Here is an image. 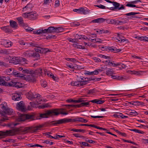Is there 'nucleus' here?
Masks as SVG:
<instances>
[{
  "label": "nucleus",
  "instance_id": "nucleus-1",
  "mask_svg": "<svg viewBox=\"0 0 148 148\" xmlns=\"http://www.w3.org/2000/svg\"><path fill=\"white\" fill-rule=\"evenodd\" d=\"M31 127L15 128L5 131H0V139L7 136H13L21 132L24 133L30 132Z\"/></svg>",
  "mask_w": 148,
  "mask_h": 148
},
{
  "label": "nucleus",
  "instance_id": "nucleus-2",
  "mask_svg": "<svg viewBox=\"0 0 148 148\" xmlns=\"http://www.w3.org/2000/svg\"><path fill=\"white\" fill-rule=\"evenodd\" d=\"M82 118L80 117L77 116L75 119L64 118L58 120L52 121L51 122L52 125L57 126L58 124L71 122H76L77 121L82 122Z\"/></svg>",
  "mask_w": 148,
  "mask_h": 148
},
{
  "label": "nucleus",
  "instance_id": "nucleus-3",
  "mask_svg": "<svg viewBox=\"0 0 148 148\" xmlns=\"http://www.w3.org/2000/svg\"><path fill=\"white\" fill-rule=\"evenodd\" d=\"M26 96L28 99L30 100H32L34 98L37 99L36 101L38 103H39L42 101V99H41V96L39 94L35 92H32L30 91L27 94Z\"/></svg>",
  "mask_w": 148,
  "mask_h": 148
},
{
  "label": "nucleus",
  "instance_id": "nucleus-4",
  "mask_svg": "<svg viewBox=\"0 0 148 148\" xmlns=\"http://www.w3.org/2000/svg\"><path fill=\"white\" fill-rule=\"evenodd\" d=\"M60 113L56 110H48L45 113L41 114H40V117L42 118H47L49 116L53 115H58Z\"/></svg>",
  "mask_w": 148,
  "mask_h": 148
},
{
  "label": "nucleus",
  "instance_id": "nucleus-5",
  "mask_svg": "<svg viewBox=\"0 0 148 148\" xmlns=\"http://www.w3.org/2000/svg\"><path fill=\"white\" fill-rule=\"evenodd\" d=\"M0 106L1 108L3 110V112L5 113L6 116H7V114L11 115L14 113L13 110L12 109L8 108L6 103H3Z\"/></svg>",
  "mask_w": 148,
  "mask_h": 148
},
{
  "label": "nucleus",
  "instance_id": "nucleus-6",
  "mask_svg": "<svg viewBox=\"0 0 148 148\" xmlns=\"http://www.w3.org/2000/svg\"><path fill=\"white\" fill-rule=\"evenodd\" d=\"M24 57H37L40 56L39 54L32 51H27L24 52L23 55Z\"/></svg>",
  "mask_w": 148,
  "mask_h": 148
},
{
  "label": "nucleus",
  "instance_id": "nucleus-7",
  "mask_svg": "<svg viewBox=\"0 0 148 148\" xmlns=\"http://www.w3.org/2000/svg\"><path fill=\"white\" fill-rule=\"evenodd\" d=\"M88 80H77L75 81H72L71 84L73 86H76L77 87H80L83 86L88 83Z\"/></svg>",
  "mask_w": 148,
  "mask_h": 148
},
{
  "label": "nucleus",
  "instance_id": "nucleus-8",
  "mask_svg": "<svg viewBox=\"0 0 148 148\" xmlns=\"http://www.w3.org/2000/svg\"><path fill=\"white\" fill-rule=\"evenodd\" d=\"M61 30H62L61 27H50L48 28V29H44L45 33H51L54 32H61L60 31Z\"/></svg>",
  "mask_w": 148,
  "mask_h": 148
},
{
  "label": "nucleus",
  "instance_id": "nucleus-9",
  "mask_svg": "<svg viewBox=\"0 0 148 148\" xmlns=\"http://www.w3.org/2000/svg\"><path fill=\"white\" fill-rule=\"evenodd\" d=\"M24 77L26 81L30 82H34L36 81V76L34 75L33 73L25 75Z\"/></svg>",
  "mask_w": 148,
  "mask_h": 148
},
{
  "label": "nucleus",
  "instance_id": "nucleus-10",
  "mask_svg": "<svg viewBox=\"0 0 148 148\" xmlns=\"http://www.w3.org/2000/svg\"><path fill=\"white\" fill-rule=\"evenodd\" d=\"M17 108L19 110L24 111L26 110V106L24 102L21 101L17 104Z\"/></svg>",
  "mask_w": 148,
  "mask_h": 148
},
{
  "label": "nucleus",
  "instance_id": "nucleus-11",
  "mask_svg": "<svg viewBox=\"0 0 148 148\" xmlns=\"http://www.w3.org/2000/svg\"><path fill=\"white\" fill-rule=\"evenodd\" d=\"M1 44L6 47H9L13 45V43L9 40L2 39L1 41Z\"/></svg>",
  "mask_w": 148,
  "mask_h": 148
},
{
  "label": "nucleus",
  "instance_id": "nucleus-12",
  "mask_svg": "<svg viewBox=\"0 0 148 148\" xmlns=\"http://www.w3.org/2000/svg\"><path fill=\"white\" fill-rule=\"evenodd\" d=\"M142 1L140 0H136L134 1H131L130 2H128L126 6L127 7H135L137 8H140V7L137 6L134 4H136L137 3H138L139 2H141Z\"/></svg>",
  "mask_w": 148,
  "mask_h": 148
},
{
  "label": "nucleus",
  "instance_id": "nucleus-13",
  "mask_svg": "<svg viewBox=\"0 0 148 148\" xmlns=\"http://www.w3.org/2000/svg\"><path fill=\"white\" fill-rule=\"evenodd\" d=\"M73 11L77 13H82L83 14H85L88 13V11L86 10H85L83 8H81L79 9H74Z\"/></svg>",
  "mask_w": 148,
  "mask_h": 148
},
{
  "label": "nucleus",
  "instance_id": "nucleus-14",
  "mask_svg": "<svg viewBox=\"0 0 148 148\" xmlns=\"http://www.w3.org/2000/svg\"><path fill=\"white\" fill-rule=\"evenodd\" d=\"M107 50L114 53H118L121 51L122 50L120 49H117L116 47L114 46L108 47H107Z\"/></svg>",
  "mask_w": 148,
  "mask_h": 148
},
{
  "label": "nucleus",
  "instance_id": "nucleus-15",
  "mask_svg": "<svg viewBox=\"0 0 148 148\" xmlns=\"http://www.w3.org/2000/svg\"><path fill=\"white\" fill-rule=\"evenodd\" d=\"M43 127L42 125H39L35 127H31L30 132L33 133L38 132L39 130H40Z\"/></svg>",
  "mask_w": 148,
  "mask_h": 148
},
{
  "label": "nucleus",
  "instance_id": "nucleus-16",
  "mask_svg": "<svg viewBox=\"0 0 148 148\" xmlns=\"http://www.w3.org/2000/svg\"><path fill=\"white\" fill-rule=\"evenodd\" d=\"M0 114L1 115V121H5L9 119L8 117L6 116L5 114L3 112V111H2L0 109Z\"/></svg>",
  "mask_w": 148,
  "mask_h": 148
},
{
  "label": "nucleus",
  "instance_id": "nucleus-17",
  "mask_svg": "<svg viewBox=\"0 0 148 148\" xmlns=\"http://www.w3.org/2000/svg\"><path fill=\"white\" fill-rule=\"evenodd\" d=\"M32 5L31 4H27L25 7L23 8V11L29 12L31 10Z\"/></svg>",
  "mask_w": 148,
  "mask_h": 148
},
{
  "label": "nucleus",
  "instance_id": "nucleus-18",
  "mask_svg": "<svg viewBox=\"0 0 148 148\" xmlns=\"http://www.w3.org/2000/svg\"><path fill=\"white\" fill-rule=\"evenodd\" d=\"M21 95L17 93H14L12 95V99L15 101H19L21 99Z\"/></svg>",
  "mask_w": 148,
  "mask_h": 148
},
{
  "label": "nucleus",
  "instance_id": "nucleus-19",
  "mask_svg": "<svg viewBox=\"0 0 148 148\" xmlns=\"http://www.w3.org/2000/svg\"><path fill=\"white\" fill-rule=\"evenodd\" d=\"M1 29L6 33L11 32L12 30L10 26H4L1 27Z\"/></svg>",
  "mask_w": 148,
  "mask_h": 148
},
{
  "label": "nucleus",
  "instance_id": "nucleus-20",
  "mask_svg": "<svg viewBox=\"0 0 148 148\" xmlns=\"http://www.w3.org/2000/svg\"><path fill=\"white\" fill-rule=\"evenodd\" d=\"M117 36L116 39L119 41L120 42H125L126 43H127L128 42V40L127 39L123 38H123V37L121 38L119 34H117Z\"/></svg>",
  "mask_w": 148,
  "mask_h": 148
},
{
  "label": "nucleus",
  "instance_id": "nucleus-21",
  "mask_svg": "<svg viewBox=\"0 0 148 148\" xmlns=\"http://www.w3.org/2000/svg\"><path fill=\"white\" fill-rule=\"evenodd\" d=\"M12 59L11 61V63L14 64H20V59L19 58L14 57Z\"/></svg>",
  "mask_w": 148,
  "mask_h": 148
},
{
  "label": "nucleus",
  "instance_id": "nucleus-22",
  "mask_svg": "<svg viewBox=\"0 0 148 148\" xmlns=\"http://www.w3.org/2000/svg\"><path fill=\"white\" fill-rule=\"evenodd\" d=\"M12 86H15L18 88H21L23 86V84L20 82L14 81H12Z\"/></svg>",
  "mask_w": 148,
  "mask_h": 148
},
{
  "label": "nucleus",
  "instance_id": "nucleus-23",
  "mask_svg": "<svg viewBox=\"0 0 148 148\" xmlns=\"http://www.w3.org/2000/svg\"><path fill=\"white\" fill-rule=\"evenodd\" d=\"M105 20V19L103 18H99L92 20V22L94 23H100L104 22Z\"/></svg>",
  "mask_w": 148,
  "mask_h": 148
},
{
  "label": "nucleus",
  "instance_id": "nucleus-24",
  "mask_svg": "<svg viewBox=\"0 0 148 148\" xmlns=\"http://www.w3.org/2000/svg\"><path fill=\"white\" fill-rule=\"evenodd\" d=\"M29 19L34 20L36 19L37 17V14L35 12H30Z\"/></svg>",
  "mask_w": 148,
  "mask_h": 148
},
{
  "label": "nucleus",
  "instance_id": "nucleus-25",
  "mask_svg": "<svg viewBox=\"0 0 148 148\" xmlns=\"http://www.w3.org/2000/svg\"><path fill=\"white\" fill-rule=\"evenodd\" d=\"M83 101L81 103L79 104H77V107H81L82 106H87L89 105L90 101L87 102H84V100L82 99Z\"/></svg>",
  "mask_w": 148,
  "mask_h": 148
},
{
  "label": "nucleus",
  "instance_id": "nucleus-26",
  "mask_svg": "<svg viewBox=\"0 0 148 148\" xmlns=\"http://www.w3.org/2000/svg\"><path fill=\"white\" fill-rule=\"evenodd\" d=\"M83 101L82 99H79L78 100H73L72 99H68L66 100V101L68 102H73L75 103H79L80 102H82Z\"/></svg>",
  "mask_w": 148,
  "mask_h": 148
},
{
  "label": "nucleus",
  "instance_id": "nucleus-27",
  "mask_svg": "<svg viewBox=\"0 0 148 148\" xmlns=\"http://www.w3.org/2000/svg\"><path fill=\"white\" fill-rule=\"evenodd\" d=\"M139 14V13L137 12H130L129 13H126L125 14V15L126 16H132L130 18H136V16H134L133 15H134L136 14Z\"/></svg>",
  "mask_w": 148,
  "mask_h": 148
},
{
  "label": "nucleus",
  "instance_id": "nucleus-28",
  "mask_svg": "<svg viewBox=\"0 0 148 148\" xmlns=\"http://www.w3.org/2000/svg\"><path fill=\"white\" fill-rule=\"evenodd\" d=\"M106 72L107 75L109 76H112L114 73V71L112 69L108 68L106 69Z\"/></svg>",
  "mask_w": 148,
  "mask_h": 148
},
{
  "label": "nucleus",
  "instance_id": "nucleus-29",
  "mask_svg": "<svg viewBox=\"0 0 148 148\" xmlns=\"http://www.w3.org/2000/svg\"><path fill=\"white\" fill-rule=\"evenodd\" d=\"M10 23L11 27L16 28L18 26L17 23L14 21L10 20Z\"/></svg>",
  "mask_w": 148,
  "mask_h": 148
},
{
  "label": "nucleus",
  "instance_id": "nucleus-30",
  "mask_svg": "<svg viewBox=\"0 0 148 148\" xmlns=\"http://www.w3.org/2000/svg\"><path fill=\"white\" fill-rule=\"evenodd\" d=\"M42 73V69H41L40 68L37 69L34 71L33 72V73L34 75H41Z\"/></svg>",
  "mask_w": 148,
  "mask_h": 148
},
{
  "label": "nucleus",
  "instance_id": "nucleus-31",
  "mask_svg": "<svg viewBox=\"0 0 148 148\" xmlns=\"http://www.w3.org/2000/svg\"><path fill=\"white\" fill-rule=\"evenodd\" d=\"M108 64L110 66L113 67H116L119 66V63H115L113 61H111V62L109 61V62H108Z\"/></svg>",
  "mask_w": 148,
  "mask_h": 148
},
{
  "label": "nucleus",
  "instance_id": "nucleus-32",
  "mask_svg": "<svg viewBox=\"0 0 148 148\" xmlns=\"http://www.w3.org/2000/svg\"><path fill=\"white\" fill-rule=\"evenodd\" d=\"M25 116V117H26V119H30L31 120H32L35 119L34 116L32 115L26 114V115Z\"/></svg>",
  "mask_w": 148,
  "mask_h": 148
},
{
  "label": "nucleus",
  "instance_id": "nucleus-33",
  "mask_svg": "<svg viewBox=\"0 0 148 148\" xmlns=\"http://www.w3.org/2000/svg\"><path fill=\"white\" fill-rule=\"evenodd\" d=\"M112 4L116 10H119V8L121 5V4L119 3L113 1Z\"/></svg>",
  "mask_w": 148,
  "mask_h": 148
},
{
  "label": "nucleus",
  "instance_id": "nucleus-34",
  "mask_svg": "<svg viewBox=\"0 0 148 148\" xmlns=\"http://www.w3.org/2000/svg\"><path fill=\"white\" fill-rule=\"evenodd\" d=\"M21 58V59H20V64L23 65L27 64V61L25 58Z\"/></svg>",
  "mask_w": 148,
  "mask_h": 148
},
{
  "label": "nucleus",
  "instance_id": "nucleus-35",
  "mask_svg": "<svg viewBox=\"0 0 148 148\" xmlns=\"http://www.w3.org/2000/svg\"><path fill=\"white\" fill-rule=\"evenodd\" d=\"M26 115V114H20V116H19L20 120L21 121H24L26 119V117L25 116Z\"/></svg>",
  "mask_w": 148,
  "mask_h": 148
},
{
  "label": "nucleus",
  "instance_id": "nucleus-36",
  "mask_svg": "<svg viewBox=\"0 0 148 148\" xmlns=\"http://www.w3.org/2000/svg\"><path fill=\"white\" fill-rule=\"evenodd\" d=\"M34 33L37 34H40L42 33H45V32L44 29H38L36 32H34Z\"/></svg>",
  "mask_w": 148,
  "mask_h": 148
},
{
  "label": "nucleus",
  "instance_id": "nucleus-37",
  "mask_svg": "<svg viewBox=\"0 0 148 148\" xmlns=\"http://www.w3.org/2000/svg\"><path fill=\"white\" fill-rule=\"evenodd\" d=\"M13 69L10 68V69H7L6 70V72L8 75H12V70Z\"/></svg>",
  "mask_w": 148,
  "mask_h": 148
},
{
  "label": "nucleus",
  "instance_id": "nucleus-38",
  "mask_svg": "<svg viewBox=\"0 0 148 148\" xmlns=\"http://www.w3.org/2000/svg\"><path fill=\"white\" fill-rule=\"evenodd\" d=\"M81 146H84L85 147H90V145L86 142H79Z\"/></svg>",
  "mask_w": 148,
  "mask_h": 148
},
{
  "label": "nucleus",
  "instance_id": "nucleus-39",
  "mask_svg": "<svg viewBox=\"0 0 148 148\" xmlns=\"http://www.w3.org/2000/svg\"><path fill=\"white\" fill-rule=\"evenodd\" d=\"M30 12H25L22 14V16L25 18L29 19Z\"/></svg>",
  "mask_w": 148,
  "mask_h": 148
},
{
  "label": "nucleus",
  "instance_id": "nucleus-40",
  "mask_svg": "<svg viewBox=\"0 0 148 148\" xmlns=\"http://www.w3.org/2000/svg\"><path fill=\"white\" fill-rule=\"evenodd\" d=\"M134 106L143 105L144 104V103L142 102L138 101H134Z\"/></svg>",
  "mask_w": 148,
  "mask_h": 148
},
{
  "label": "nucleus",
  "instance_id": "nucleus-41",
  "mask_svg": "<svg viewBox=\"0 0 148 148\" xmlns=\"http://www.w3.org/2000/svg\"><path fill=\"white\" fill-rule=\"evenodd\" d=\"M145 73L144 71H136V75L138 76H141L143 75Z\"/></svg>",
  "mask_w": 148,
  "mask_h": 148
},
{
  "label": "nucleus",
  "instance_id": "nucleus-42",
  "mask_svg": "<svg viewBox=\"0 0 148 148\" xmlns=\"http://www.w3.org/2000/svg\"><path fill=\"white\" fill-rule=\"evenodd\" d=\"M118 22V20H116L114 19H111L108 21V23L112 24H117Z\"/></svg>",
  "mask_w": 148,
  "mask_h": 148
},
{
  "label": "nucleus",
  "instance_id": "nucleus-43",
  "mask_svg": "<svg viewBox=\"0 0 148 148\" xmlns=\"http://www.w3.org/2000/svg\"><path fill=\"white\" fill-rule=\"evenodd\" d=\"M17 20L18 21L19 23L21 24H23V21L22 17H20L17 18Z\"/></svg>",
  "mask_w": 148,
  "mask_h": 148
},
{
  "label": "nucleus",
  "instance_id": "nucleus-44",
  "mask_svg": "<svg viewBox=\"0 0 148 148\" xmlns=\"http://www.w3.org/2000/svg\"><path fill=\"white\" fill-rule=\"evenodd\" d=\"M121 113L120 112H117L114 114L113 115L116 118H119L121 117Z\"/></svg>",
  "mask_w": 148,
  "mask_h": 148
},
{
  "label": "nucleus",
  "instance_id": "nucleus-45",
  "mask_svg": "<svg viewBox=\"0 0 148 148\" xmlns=\"http://www.w3.org/2000/svg\"><path fill=\"white\" fill-rule=\"evenodd\" d=\"M92 59L96 63H98L101 62V60L98 58L96 57H94Z\"/></svg>",
  "mask_w": 148,
  "mask_h": 148
},
{
  "label": "nucleus",
  "instance_id": "nucleus-46",
  "mask_svg": "<svg viewBox=\"0 0 148 148\" xmlns=\"http://www.w3.org/2000/svg\"><path fill=\"white\" fill-rule=\"evenodd\" d=\"M98 57H99L100 58H104V59H110V56H107L105 55H104L102 54H99L98 56Z\"/></svg>",
  "mask_w": 148,
  "mask_h": 148
},
{
  "label": "nucleus",
  "instance_id": "nucleus-47",
  "mask_svg": "<svg viewBox=\"0 0 148 148\" xmlns=\"http://www.w3.org/2000/svg\"><path fill=\"white\" fill-rule=\"evenodd\" d=\"M73 135L76 138H84V137L83 136H82L79 133H74L73 134Z\"/></svg>",
  "mask_w": 148,
  "mask_h": 148
},
{
  "label": "nucleus",
  "instance_id": "nucleus-48",
  "mask_svg": "<svg viewBox=\"0 0 148 148\" xmlns=\"http://www.w3.org/2000/svg\"><path fill=\"white\" fill-rule=\"evenodd\" d=\"M39 46L38 45V48L35 49V51L37 52H38L40 53H43V51H42V48H39L38 47Z\"/></svg>",
  "mask_w": 148,
  "mask_h": 148
},
{
  "label": "nucleus",
  "instance_id": "nucleus-49",
  "mask_svg": "<svg viewBox=\"0 0 148 148\" xmlns=\"http://www.w3.org/2000/svg\"><path fill=\"white\" fill-rule=\"evenodd\" d=\"M119 66H121V67H120V69H123L127 67L126 65L121 63H119Z\"/></svg>",
  "mask_w": 148,
  "mask_h": 148
},
{
  "label": "nucleus",
  "instance_id": "nucleus-50",
  "mask_svg": "<svg viewBox=\"0 0 148 148\" xmlns=\"http://www.w3.org/2000/svg\"><path fill=\"white\" fill-rule=\"evenodd\" d=\"M2 85L6 86H12V84L8 83L7 82H5V81L3 82Z\"/></svg>",
  "mask_w": 148,
  "mask_h": 148
},
{
  "label": "nucleus",
  "instance_id": "nucleus-51",
  "mask_svg": "<svg viewBox=\"0 0 148 148\" xmlns=\"http://www.w3.org/2000/svg\"><path fill=\"white\" fill-rule=\"evenodd\" d=\"M48 106V104L47 103L45 104L44 105H42L40 106L39 108H40L43 109L47 107Z\"/></svg>",
  "mask_w": 148,
  "mask_h": 148
},
{
  "label": "nucleus",
  "instance_id": "nucleus-52",
  "mask_svg": "<svg viewBox=\"0 0 148 148\" xmlns=\"http://www.w3.org/2000/svg\"><path fill=\"white\" fill-rule=\"evenodd\" d=\"M130 114L131 115L135 116L138 115V113L136 112L135 110H132V111L130 112Z\"/></svg>",
  "mask_w": 148,
  "mask_h": 148
},
{
  "label": "nucleus",
  "instance_id": "nucleus-53",
  "mask_svg": "<svg viewBox=\"0 0 148 148\" xmlns=\"http://www.w3.org/2000/svg\"><path fill=\"white\" fill-rule=\"evenodd\" d=\"M65 106L67 107H77V105L67 104L65 105Z\"/></svg>",
  "mask_w": 148,
  "mask_h": 148
},
{
  "label": "nucleus",
  "instance_id": "nucleus-54",
  "mask_svg": "<svg viewBox=\"0 0 148 148\" xmlns=\"http://www.w3.org/2000/svg\"><path fill=\"white\" fill-rule=\"evenodd\" d=\"M101 98L99 99H97V104H101L103 103L105 101L104 100H101Z\"/></svg>",
  "mask_w": 148,
  "mask_h": 148
},
{
  "label": "nucleus",
  "instance_id": "nucleus-55",
  "mask_svg": "<svg viewBox=\"0 0 148 148\" xmlns=\"http://www.w3.org/2000/svg\"><path fill=\"white\" fill-rule=\"evenodd\" d=\"M45 74H47V76L50 77H51L53 75V74L51 73H50L49 72H46L45 73Z\"/></svg>",
  "mask_w": 148,
  "mask_h": 148
},
{
  "label": "nucleus",
  "instance_id": "nucleus-56",
  "mask_svg": "<svg viewBox=\"0 0 148 148\" xmlns=\"http://www.w3.org/2000/svg\"><path fill=\"white\" fill-rule=\"evenodd\" d=\"M12 75H18V73L17 72V71L16 70H14L13 69L12 70Z\"/></svg>",
  "mask_w": 148,
  "mask_h": 148
},
{
  "label": "nucleus",
  "instance_id": "nucleus-57",
  "mask_svg": "<svg viewBox=\"0 0 148 148\" xmlns=\"http://www.w3.org/2000/svg\"><path fill=\"white\" fill-rule=\"evenodd\" d=\"M30 45L33 47H38V45L34 42H32L30 43Z\"/></svg>",
  "mask_w": 148,
  "mask_h": 148
},
{
  "label": "nucleus",
  "instance_id": "nucleus-58",
  "mask_svg": "<svg viewBox=\"0 0 148 148\" xmlns=\"http://www.w3.org/2000/svg\"><path fill=\"white\" fill-rule=\"evenodd\" d=\"M66 60L69 61H70L71 62H75V59L74 58H67Z\"/></svg>",
  "mask_w": 148,
  "mask_h": 148
},
{
  "label": "nucleus",
  "instance_id": "nucleus-59",
  "mask_svg": "<svg viewBox=\"0 0 148 148\" xmlns=\"http://www.w3.org/2000/svg\"><path fill=\"white\" fill-rule=\"evenodd\" d=\"M105 69L104 67H102L97 69V70L99 73V72H101L102 71H104Z\"/></svg>",
  "mask_w": 148,
  "mask_h": 148
},
{
  "label": "nucleus",
  "instance_id": "nucleus-60",
  "mask_svg": "<svg viewBox=\"0 0 148 148\" xmlns=\"http://www.w3.org/2000/svg\"><path fill=\"white\" fill-rule=\"evenodd\" d=\"M126 23V22L125 21H119L118 20V23L117 24L120 25H122V24H124Z\"/></svg>",
  "mask_w": 148,
  "mask_h": 148
},
{
  "label": "nucleus",
  "instance_id": "nucleus-61",
  "mask_svg": "<svg viewBox=\"0 0 148 148\" xmlns=\"http://www.w3.org/2000/svg\"><path fill=\"white\" fill-rule=\"evenodd\" d=\"M95 6L99 7L102 9H104L106 7L103 5L100 4L99 5H96Z\"/></svg>",
  "mask_w": 148,
  "mask_h": 148
},
{
  "label": "nucleus",
  "instance_id": "nucleus-62",
  "mask_svg": "<svg viewBox=\"0 0 148 148\" xmlns=\"http://www.w3.org/2000/svg\"><path fill=\"white\" fill-rule=\"evenodd\" d=\"M81 35H80L77 34L75 35V37L76 39H81Z\"/></svg>",
  "mask_w": 148,
  "mask_h": 148
},
{
  "label": "nucleus",
  "instance_id": "nucleus-63",
  "mask_svg": "<svg viewBox=\"0 0 148 148\" xmlns=\"http://www.w3.org/2000/svg\"><path fill=\"white\" fill-rule=\"evenodd\" d=\"M42 51H43V53L45 52H50V50L49 49H48L47 48H42Z\"/></svg>",
  "mask_w": 148,
  "mask_h": 148
},
{
  "label": "nucleus",
  "instance_id": "nucleus-64",
  "mask_svg": "<svg viewBox=\"0 0 148 148\" xmlns=\"http://www.w3.org/2000/svg\"><path fill=\"white\" fill-rule=\"evenodd\" d=\"M117 133L123 136L126 137V134L124 132H121L118 131Z\"/></svg>",
  "mask_w": 148,
  "mask_h": 148
}]
</instances>
